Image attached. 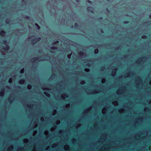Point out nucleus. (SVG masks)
Masks as SVG:
<instances>
[{
  "label": "nucleus",
  "mask_w": 151,
  "mask_h": 151,
  "mask_svg": "<svg viewBox=\"0 0 151 151\" xmlns=\"http://www.w3.org/2000/svg\"><path fill=\"white\" fill-rule=\"evenodd\" d=\"M41 38L40 37H37L36 38L35 40L37 42V41L38 42V41H40V40H41Z\"/></svg>",
  "instance_id": "nucleus-7"
},
{
  "label": "nucleus",
  "mask_w": 151,
  "mask_h": 151,
  "mask_svg": "<svg viewBox=\"0 0 151 151\" xmlns=\"http://www.w3.org/2000/svg\"><path fill=\"white\" fill-rule=\"evenodd\" d=\"M40 57L38 58H32L31 59V60L32 62H34V61H36L37 60V59L38 61H40Z\"/></svg>",
  "instance_id": "nucleus-2"
},
{
  "label": "nucleus",
  "mask_w": 151,
  "mask_h": 151,
  "mask_svg": "<svg viewBox=\"0 0 151 151\" xmlns=\"http://www.w3.org/2000/svg\"><path fill=\"white\" fill-rule=\"evenodd\" d=\"M25 82V80L23 79H21V80H20L19 82V83L20 84H23V83H24Z\"/></svg>",
  "instance_id": "nucleus-6"
},
{
  "label": "nucleus",
  "mask_w": 151,
  "mask_h": 151,
  "mask_svg": "<svg viewBox=\"0 0 151 151\" xmlns=\"http://www.w3.org/2000/svg\"><path fill=\"white\" fill-rule=\"evenodd\" d=\"M141 58L142 59L144 60L145 58V57H143Z\"/></svg>",
  "instance_id": "nucleus-24"
},
{
  "label": "nucleus",
  "mask_w": 151,
  "mask_h": 151,
  "mask_svg": "<svg viewBox=\"0 0 151 151\" xmlns=\"http://www.w3.org/2000/svg\"><path fill=\"white\" fill-rule=\"evenodd\" d=\"M106 0L108 1H110V0Z\"/></svg>",
  "instance_id": "nucleus-36"
},
{
  "label": "nucleus",
  "mask_w": 151,
  "mask_h": 151,
  "mask_svg": "<svg viewBox=\"0 0 151 151\" xmlns=\"http://www.w3.org/2000/svg\"><path fill=\"white\" fill-rule=\"evenodd\" d=\"M149 17H150V18H151V15H150V16Z\"/></svg>",
  "instance_id": "nucleus-32"
},
{
  "label": "nucleus",
  "mask_w": 151,
  "mask_h": 151,
  "mask_svg": "<svg viewBox=\"0 0 151 151\" xmlns=\"http://www.w3.org/2000/svg\"><path fill=\"white\" fill-rule=\"evenodd\" d=\"M137 62H138V63H140V61H139V60H137Z\"/></svg>",
  "instance_id": "nucleus-31"
},
{
  "label": "nucleus",
  "mask_w": 151,
  "mask_h": 151,
  "mask_svg": "<svg viewBox=\"0 0 151 151\" xmlns=\"http://www.w3.org/2000/svg\"><path fill=\"white\" fill-rule=\"evenodd\" d=\"M44 93L45 94V95H46V94H47V93H46V92H45Z\"/></svg>",
  "instance_id": "nucleus-30"
},
{
  "label": "nucleus",
  "mask_w": 151,
  "mask_h": 151,
  "mask_svg": "<svg viewBox=\"0 0 151 151\" xmlns=\"http://www.w3.org/2000/svg\"><path fill=\"white\" fill-rule=\"evenodd\" d=\"M25 18L26 19H29V17L28 16H27L25 17Z\"/></svg>",
  "instance_id": "nucleus-23"
},
{
  "label": "nucleus",
  "mask_w": 151,
  "mask_h": 151,
  "mask_svg": "<svg viewBox=\"0 0 151 151\" xmlns=\"http://www.w3.org/2000/svg\"><path fill=\"white\" fill-rule=\"evenodd\" d=\"M50 52L51 53H54V51H50Z\"/></svg>",
  "instance_id": "nucleus-28"
},
{
  "label": "nucleus",
  "mask_w": 151,
  "mask_h": 151,
  "mask_svg": "<svg viewBox=\"0 0 151 151\" xmlns=\"http://www.w3.org/2000/svg\"><path fill=\"white\" fill-rule=\"evenodd\" d=\"M101 32H103V30H102V29H101Z\"/></svg>",
  "instance_id": "nucleus-33"
},
{
  "label": "nucleus",
  "mask_w": 151,
  "mask_h": 151,
  "mask_svg": "<svg viewBox=\"0 0 151 151\" xmlns=\"http://www.w3.org/2000/svg\"><path fill=\"white\" fill-rule=\"evenodd\" d=\"M79 55H81V56H82L84 54V53L83 52H80L79 53Z\"/></svg>",
  "instance_id": "nucleus-13"
},
{
  "label": "nucleus",
  "mask_w": 151,
  "mask_h": 151,
  "mask_svg": "<svg viewBox=\"0 0 151 151\" xmlns=\"http://www.w3.org/2000/svg\"><path fill=\"white\" fill-rule=\"evenodd\" d=\"M6 23H8V22H7V21H6Z\"/></svg>",
  "instance_id": "nucleus-37"
},
{
  "label": "nucleus",
  "mask_w": 151,
  "mask_h": 151,
  "mask_svg": "<svg viewBox=\"0 0 151 151\" xmlns=\"http://www.w3.org/2000/svg\"><path fill=\"white\" fill-rule=\"evenodd\" d=\"M24 69H22L20 70V73H24Z\"/></svg>",
  "instance_id": "nucleus-18"
},
{
  "label": "nucleus",
  "mask_w": 151,
  "mask_h": 151,
  "mask_svg": "<svg viewBox=\"0 0 151 151\" xmlns=\"http://www.w3.org/2000/svg\"><path fill=\"white\" fill-rule=\"evenodd\" d=\"M41 52V50H39L38 51V52L39 53H40Z\"/></svg>",
  "instance_id": "nucleus-27"
},
{
  "label": "nucleus",
  "mask_w": 151,
  "mask_h": 151,
  "mask_svg": "<svg viewBox=\"0 0 151 151\" xmlns=\"http://www.w3.org/2000/svg\"><path fill=\"white\" fill-rule=\"evenodd\" d=\"M74 26H75V27L76 28H78V24L77 23H75V24H74Z\"/></svg>",
  "instance_id": "nucleus-15"
},
{
  "label": "nucleus",
  "mask_w": 151,
  "mask_h": 151,
  "mask_svg": "<svg viewBox=\"0 0 151 151\" xmlns=\"http://www.w3.org/2000/svg\"><path fill=\"white\" fill-rule=\"evenodd\" d=\"M106 11L107 12H109V10L107 9H106Z\"/></svg>",
  "instance_id": "nucleus-26"
},
{
  "label": "nucleus",
  "mask_w": 151,
  "mask_h": 151,
  "mask_svg": "<svg viewBox=\"0 0 151 151\" xmlns=\"http://www.w3.org/2000/svg\"><path fill=\"white\" fill-rule=\"evenodd\" d=\"M90 65V64L89 63H88V64H87V65Z\"/></svg>",
  "instance_id": "nucleus-39"
},
{
  "label": "nucleus",
  "mask_w": 151,
  "mask_h": 151,
  "mask_svg": "<svg viewBox=\"0 0 151 151\" xmlns=\"http://www.w3.org/2000/svg\"><path fill=\"white\" fill-rule=\"evenodd\" d=\"M33 36L35 37V36H31V37H33Z\"/></svg>",
  "instance_id": "nucleus-35"
},
{
  "label": "nucleus",
  "mask_w": 151,
  "mask_h": 151,
  "mask_svg": "<svg viewBox=\"0 0 151 151\" xmlns=\"http://www.w3.org/2000/svg\"><path fill=\"white\" fill-rule=\"evenodd\" d=\"M0 35L2 36H4L6 34V32L4 30H2L0 32Z\"/></svg>",
  "instance_id": "nucleus-3"
},
{
  "label": "nucleus",
  "mask_w": 151,
  "mask_h": 151,
  "mask_svg": "<svg viewBox=\"0 0 151 151\" xmlns=\"http://www.w3.org/2000/svg\"><path fill=\"white\" fill-rule=\"evenodd\" d=\"M3 42L4 43H7V41L6 40H3Z\"/></svg>",
  "instance_id": "nucleus-20"
},
{
  "label": "nucleus",
  "mask_w": 151,
  "mask_h": 151,
  "mask_svg": "<svg viewBox=\"0 0 151 151\" xmlns=\"http://www.w3.org/2000/svg\"><path fill=\"white\" fill-rule=\"evenodd\" d=\"M128 23H129V22L127 21H125L123 22V23L125 24H127Z\"/></svg>",
  "instance_id": "nucleus-17"
},
{
  "label": "nucleus",
  "mask_w": 151,
  "mask_h": 151,
  "mask_svg": "<svg viewBox=\"0 0 151 151\" xmlns=\"http://www.w3.org/2000/svg\"><path fill=\"white\" fill-rule=\"evenodd\" d=\"M142 39H145L147 38V37L146 35H143L142 37Z\"/></svg>",
  "instance_id": "nucleus-10"
},
{
  "label": "nucleus",
  "mask_w": 151,
  "mask_h": 151,
  "mask_svg": "<svg viewBox=\"0 0 151 151\" xmlns=\"http://www.w3.org/2000/svg\"><path fill=\"white\" fill-rule=\"evenodd\" d=\"M71 27L72 28H73V25H71Z\"/></svg>",
  "instance_id": "nucleus-29"
},
{
  "label": "nucleus",
  "mask_w": 151,
  "mask_h": 151,
  "mask_svg": "<svg viewBox=\"0 0 151 151\" xmlns=\"http://www.w3.org/2000/svg\"><path fill=\"white\" fill-rule=\"evenodd\" d=\"M12 78H10L9 80V83H12Z\"/></svg>",
  "instance_id": "nucleus-14"
},
{
  "label": "nucleus",
  "mask_w": 151,
  "mask_h": 151,
  "mask_svg": "<svg viewBox=\"0 0 151 151\" xmlns=\"http://www.w3.org/2000/svg\"><path fill=\"white\" fill-rule=\"evenodd\" d=\"M99 19L100 20H101L102 19V18L101 17H100L99 18Z\"/></svg>",
  "instance_id": "nucleus-25"
},
{
  "label": "nucleus",
  "mask_w": 151,
  "mask_h": 151,
  "mask_svg": "<svg viewBox=\"0 0 151 151\" xmlns=\"http://www.w3.org/2000/svg\"><path fill=\"white\" fill-rule=\"evenodd\" d=\"M93 9V8L91 6L88 7L87 8V10L88 12H91L92 13H94Z\"/></svg>",
  "instance_id": "nucleus-1"
},
{
  "label": "nucleus",
  "mask_w": 151,
  "mask_h": 151,
  "mask_svg": "<svg viewBox=\"0 0 151 151\" xmlns=\"http://www.w3.org/2000/svg\"><path fill=\"white\" fill-rule=\"evenodd\" d=\"M87 1L89 4H91L92 3V2L90 1L89 0H87Z\"/></svg>",
  "instance_id": "nucleus-19"
},
{
  "label": "nucleus",
  "mask_w": 151,
  "mask_h": 151,
  "mask_svg": "<svg viewBox=\"0 0 151 151\" xmlns=\"http://www.w3.org/2000/svg\"><path fill=\"white\" fill-rule=\"evenodd\" d=\"M32 88V86L30 84H28L27 85V88L28 89H30Z\"/></svg>",
  "instance_id": "nucleus-9"
},
{
  "label": "nucleus",
  "mask_w": 151,
  "mask_h": 151,
  "mask_svg": "<svg viewBox=\"0 0 151 151\" xmlns=\"http://www.w3.org/2000/svg\"><path fill=\"white\" fill-rule=\"evenodd\" d=\"M18 88H20V86H18Z\"/></svg>",
  "instance_id": "nucleus-38"
},
{
  "label": "nucleus",
  "mask_w": 151,
  "mask_h": 151,
  "mask_svg": "<svg viewBox=\"0 0 151 151\" xmlns=\"http://www.w3.org/2000/svg\"><path fill=\"white\" fill-rule=\"evenodd\" d=\"M35 25L37 27V29H40V27L39 25L37 23H35Z\"/></svg>",
  "instance_id": "nucleus-8"
},
{
  "label": "nucleus",
  "mask_w": 151,
  "mask_h": 151,
  "mask_svg": "<svg viewBox=\"0 0 151 151\" xmlns=\"http://www.w3.org/2000/svg\"><path fill=\"white\" fill-rule=\"evenodd\" d=\"M98 50L97 49H96L94 50V52L95 54H97L98 53Z\"/></svg>",
  "instance_id": "nucleus-12"
},
{
  "label": "nucleus",
  "mask_w": 151,
  "mask_h": 151,
  "mask_svg": "<svg viewBox=\"0 0 151 151\" xmlns=\"http://www.w3.org/2000/svg\"><path fill=\"white\" fill-rule=\"evenodd\" d=\"M59 42L58 41H56V42H55L54 43H53V45H54V44H56V43H58V42Z\"/></svg>",
  "instance_id": "nucleus-22"
},
{
  "label": "nucleus",
  "mask_w": 151,
  "mask_h": 151,
  "mask_svg": "<svg viewBox=\"0 0 151 151\" xmlns=\"http://www.w3.org/2000/svg\"><path fill=\"white\" fill-rule=\"evenodd\" d=\"M57 49V47H51V49L52 50H56Z\"/></svg>",
  "instance_id": "nucleus-11"
},
{
  "label": "nucleus",
  "mask_w": 151,
  "mask_h": 151,
  "mask_svg": "<svg viewBox=\"0 0 151 151\" xmlns=\"http://www.w3.org/2000/svg\"><path fill=\"white\" fill-rule=\"evenodd\" d=\"M139 79H140V77H139Z\"/></svg>",
  "instance_id": "nucleus-40"
},
{
  "label": "nucleus",
  "mask_w": 151,
  "mask_h": 151,
  "mask_svg": "<svg viewBox=\"0 0 151 151\" xmlns=\"http://www.w3.org/2000/svg\"><path fill=\"white\" fill-rule=\"evenodd\" d=\"M37 43V41L35 39L32 40L31 41V43L32 45H35Z\"/></svg>",
  "instance_id": "nucleus-4"
},
{
  "label": "nucleus",
  "mask_w": 151,
  "mask_h": 151,
  "mask_svg": "<svg viewBox=\"0 0 151 151\" xmlns=\"http://www.w3.org/2000/svg\"><path fill=\"white\" fill-rule=\"evenodd\" d=\"M114 71H115V72L116 71V69H114Z\"/></svg>",
  "instance_id": "nucleus-34"
},
{
  "label": "nucleus",
  "mask_w": 151,
  "mask_h": 151,
  "mask_svg": "<svg viewBox=\"0 0 151 151\" xmlns=\"http://www.w3.org/2000/svg\"><path fill=\"white\" fill-rule=\"evenodd\" d=\"M2 91L0 93L1 96H2L3 95L4 90V89L3 90H2Z\"/></svg>",
  "instance_id": "nucleus-16"
},
{
  "label": "nucleus",
  "mask_w": 151,
  "mask_h": 151,
  "mask_svg": "<svg viewBox=\"0 0 151 151\" xmlns=\"http://www.w3.org/2000/svg\"><path fill=\"white\" fill-rule=\"evenodd\" d=\"M9 48V47L7 45H6V46L3 48V49L5 50H8Z\"/></svg>",
  "instance_id": "nucleus-5"
},
{
  "label": "nucleus",
  "mask_w": 151,
  "mask_h": 151,
  "mask_svg": "<svg viewBox=\"0 0 151 151\" xmlns=\"http://www.w3.org/2000/svg\"><path fill=\"white\" fill-rule=\"evenodd\" d=\"M8 101H9V103H11L12 101V100L11 99H8Z\"/></svg>",
  "instance_id": "nucleus-21"
}]
</instances>
